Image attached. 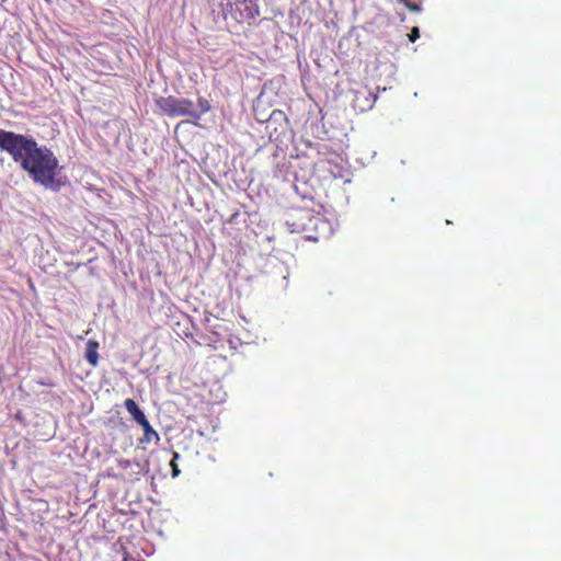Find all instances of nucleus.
Masks as SVG:
<instances>
[{
	"label": "nucleus",
	"instance_id": "6",
	"mask_svg": "<svg viewBox=\"0 0 561 561\" xmlns=\"http://www.w3.org/2000/svg\"><path fill=\"white\" fill-rule=\"evenodd\" d=\"M134 466H136L137 468L140 467L139 462H137V461H131L129 459H119L118 467L121 469V472L115 474V477L117 479H123L124 481H130V479H133L134 474L139 473L138 471H131V472L128 471V469L133 468Z\"/></svg>",
	"mask_w": 561,
	"mask_h": 561
},
{
	"label": "nucleus",
	"instance_id": "10",
	"mask_svg": "<svg viewBox=\"0 0 561 561\" xmlns=\"http://www.w3.org/2000/svg\"><path fill=\"white\" fill-rule=\"evenodd\" d=\"M398 1L403 3L412 12H421L422 11L421 4H417V3L412 2L410 0H398Z\"/></svg>",
	"mask_w": 561,
	"mask_h": 561
},
{
	"label": "nucleus",
	"instance_id": "9",
	"mask_svg": "<svg viewBox=\"0 0 561 561\" xmlns=\"http://www.w3.org/2000/svg\"><path fill=\"white\" fill-rule=\"evenodd\" d=\"M210 108L209 102L205 98H198L195 105V113H199V117Z\"/></svg>",
	"mask_w": 561,
	"mask_h": 561
},
{
	"label": "nucleus",
	"instance_id": "8",
	"mask_svg": "<svg viewBox=\"0 0 561 561\" xmlns=\"http://www.w3.org/2000/svg\"><path fill=\"white\" fill-rule=\"evenodd\" d=\"M99 343L94 340H90L87 343L85 358L92 367H95L99 362Z\"/></svg>",
	"mask_w": 561,
	"mask_h": 561
},
{
	"label": "nucleus",
	"instance_id": "7",
	"mask_svg": "<svg viewBox=\"0 0 561 561\" xmlns=\"http://www.w3.org/2000/svg\"><path fill=\"white\" fill-rule=\"evenodd\" d=\"M124 405L127 409V411L131 414L133 419L138 424L141 423L146 419V415L144 414L140 407L134 399H130V398L126 399L124 402Z\"/></svg>",
	"mask_w": 561,
	"mask_h": 561
},
{
	"label": "nucleus",
	"instance_id": "12",
	"mask_svg": "<svg viewBox=\"0 0 561 561\" xmlns=\"http://www.w3.org/2000/svg\"><path fill=\"white\" fill-rule=\"evenodd\" d=\"M420 37V30L419 27H413L411 30V33L409 34V41L411 43H414Z\"/></svg>",
	"mask_w": 561,
	"mask_h": 561
},
{
	"label": "nucleus",
	"instance_id": "2",
	"mask_svg": "<svg viewBox=\"0 0 561 561\" xmlns=\"http://www.w3.org/2000/svg\"><path fill=\"white\" fill-rule=\"evenodd\" d=\"M156 105L167 116L199 118V113H195V104L190 99L176 98L174 95L160 96L156 100Z\"/></svg>",
	"mask_w": 561,
	"mask_h": 561
},
{
	"label": "nucleus",
	"instance_id": "5",
	"mask_svg": "<svg viewBox=\"0 0 561 561\" xmlns=\"http://www.w3.org/2000/svg\"><path fill=\"white\" fill-rule=\"evenodd\" d=\"M139 424L142 427V436L139 440L140 444H156V445L159 444L160 436L154 431V428L150 425L147 417Z\"/></svg>",
	"mask_w": 561,
	"mask_h": 561
},
{
	"label": "nucleus",
	"instance_id": "3",
	"mask_svg": "<svg viewBox=\"0 0 561 561\" xmlns=\"http://www.w3.org/2000/svg\"><path fill=\"white\" fill-rule=\"evenodd\" d=\"M304 217H306L308 221L302 224L301 230L307 233L309 240L319 241L331 237L333 228L327 217L319 213L311 214L308 211L304 214Z\"/></svg>",
	"mask_w": 561,
	"mask_h": 561
},
{
	"label": "nucleus",
	"instance_id": "1",
	"mask_svg": "<svg viewBox=\"0 0 561 561\" xmlns=\"http://www.w3.org/2000/svg\"><path fill=\"white\" fill-rule=\"evenodd\" d=\"M0 149L7 151L35 183L50 186L56 178L58 159L46 146L32 138L0 129Z\"/></svg>",
	"mask_w": 561,
	"mask_h": 561
},
{
	"label": "nucleus",
	"instance_id": "13",
	"mask_svg": "<svg viewBox=\"0 0 561 561\" xmlns=\"http://www.w3.org/2000/svg\"><path fill=\"white\" fill-rule=\"evenodd\" d=\"M123 561H129V556H128V553H126V554H125V557H124V560H123Z\"/></svg>",
	"mask_w": 561,
	"mask_h": 561
},
{
	"label": "nucleus",
	"instance_id": "11",
	"mask_svg": "<svg viewBox=\"0 0 561 561\" xmlns=\"http://www.w3.org/2000/svg\"><path fill=\"white\" fill-rule=\"evenodd\" d=\"M179 458H180L179 453H174L173 454V458H172V460L170 462L171 468H172V476L173 477H178L180 474V472H181V470L178 467V462H176Z\"/></svg>",
	"mask_w": 561,
	"mask_h": 561
},
{
	"label": "nucleus",
	"instance_id": "4",
	"mask_svg": "<svg viewBox=\"0 0 561 561\" xmlns=\"http://www.w3.org/2000/svg\"><path fill=\"white\" fill-rule=\"evenodd\" d=\"M227 7L239 23L253 21L260 14L257 0H228Z\"/></svg>",
	"mask_w": 561,
	"mask_h": 561
}]
</instances>
